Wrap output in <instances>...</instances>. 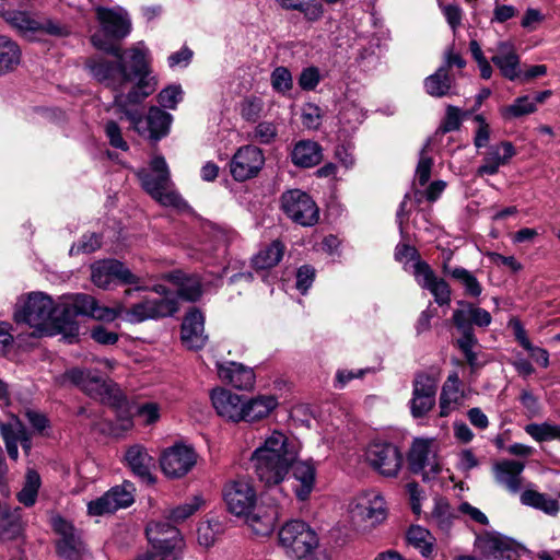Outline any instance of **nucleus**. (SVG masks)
I'll return each instance as SVG.
<instances>
[{"label":"nucleus","instance_id":"21","mask_svg":"<svg viewBox=\"0 0 560 560\" xmlns=\"http://www.w3.org/2000/svg\"><path fill=\"white\" fill-rule=\"evenodd\" d=\"M211 402L217 413L230 421L240 422L244 412V399L241 395L218 387L211 392Z\"/></svg>","mask_w":560,"mask_h":560},{"label":"nucleus","instance_id":"61","mask_svg":"<svg viewBox=\"0 0 560 560\" xmlns=\"http://www.w3.org/2000/svg\"><path fill=\"white\" fill-rule=\"evenodd\" d=\"M320 81L319 70L316 67L303 69L299 78V84L303 90H314Z\"/></svg>","mask_w":560,"mask_h":560},{"label":"nucleus","instance_id":"11","mask_svg":"<svg viewBox=\"0 0 560 560\" xmlns=\"http://www.w3.org/2000/svg\"><path fill=\"white\" fill-rule=\"evenodd\" d=\"M352 522L358 525L375 526L387 516V509L383 497L375 491L364 492L351 504Z\"/></svg>","mask_w":560,"mask_h":560},{"label":"nucleus","instance_id":"15","mask_svg":"<svg viewBox=\"0 0 560 560\" xmlns=\"http://www.w3.org/2000/svg\"><path fill=\"white\" fill-rule=\"evenodd\" d=\"M91 280L98 287L106 289L114 280L124 284H138L140 277L136 276L122 262L116 259H105L91 267Z\"/></svg>","mask_w":560,"mask_h":560},{"label":"nucleus","instance_id":"23","mask_svg":"<svg viewBox=\"0 0 560 560\" xmlns=\"http://www.w3.org/2000/svg\"><path fill=\"white\" fill-rule=\"evenodd\" d=\"M219 377L241 390H248L254 387L255 373L250 368L241 363L228 362L217 363Z\"/></svg>","mask_w":560,"mask_h":560},{"label":"nucleus","instance_id":"4","mask_svg":"<svg viewBox=\"0 0 560 560\" xmlns=\"http://www.w3.org/2000/svg\"><path fill=\"white\" fill-rule=\"evenodd\" d=\"M137 176L145 192L161 206L176 209L187 207L185 200L174 188L170 168L162 155L154 156L150 162V167L139 170Z\"/></svg>","mask_w":560,"mask_h":560},{"label":"nucleus","instance_id":"41","mask_svg":"<svg viewBox=\"0 0 560 560\" xmlns=\"http://www.w3.org/2000/svg\"><path fill=\"white\" fill-rule=\"evenodd\" d=\"M407 540L423 557H430L434 549V537L432 534L420 525H412L407 532Z\"/></svg>","mask_w":560,"mask_h":560},{"label":"nucleus","instance_id":"30","mask_svg":"<svg viewBox=\"0 0 560 560\" xmlns=\"http://www.w3.org/2000/svg\"><path fill=\"white\" fill-rule=\"evenodd\" d=\"M278 406V398L273 395H258L244 399L242 421L256 422L266 419Z\"/></svg>","mask_w":560,"mask_h":560},{"label":"nucleus","instance_id":"35","mask_svg":"<svg viewBox=\"0 0 560 560\" xmlns=\"http://www.w3.org/2000/svg\"><path fill=\"white\" fill-rule=\"evenodd\" d=\"M455 80L448 74L446 67H440L424 80L425 92L433 97H444L454 94Z\"/></svg>","mask_w":560,"mask_h":560},{"label":"nucleus","instance_id":"63","mask_svg":"<svg viewBox=\"0 0 560 560\" xmlns=\"http://www.w3.org/2000/svg\"><path fill=\"white\" fill-rule=\"evenodd\" d=\"M315 278V270L310 266H302L296 272V289L305 294Z\"/></svg>","mask_w":560,"mask_h":560},{"label":"nucleus","instance_id":"48","mask_svg":"<svg viewBox=\"0 0 560 560\" xmlns=\"http://www.w3.org/2000/svg\"><path fill=\"white\" fill-rule=\"evenodd\" d=\"M201 503V498L195 495L185 503L170 510L167 518L174 524L184 522L200 508Z\"/></svg>","mask_w":560,"mask_h":560},{"label":"nucleus","instance_id":"31","mask_svg":"<svg viewBox=\"0 0 560 560\" xmlns=\"http://www.w3.org/2000/svg\"><path fill=\"white\" fill-rule=\"evenodd\" d=\"M514 153V148L510 142H501L500 144L490 147L483 159L482 165L477 170V175L482 176L485 174H497L500 166L505 165Z\"/></svg>","mask_w":560,"mask_h":560},{"label":"nucleus","instance_id":"20","mask_svg":"<svg viewBox=\"0 0 560 560\" xmlns=\"http://www.w3.org/2000/svg\"><path fill=\"white\" fill-rule=\"evenodd\" d=\"M224 501L231 513L243 516L256 505V492L248 481L236 480L224 488Z\"/></svg>","mask_w":560,"mask_h":560},{"label":"nucleus","instance_id":"59","mask_svg":"<svg viewBox=\"0 0 560 560\" xmlns=\"http://www.w3.org/2000/svg\"><path fill=\"white\" fill-rule=\"evenodd\" d=\"M434 296V301L439 305H448L451 302V289L447 282L438 278L427 289Z\"/></svg>","mask_w":560,"mask_h":560},{"label":"nucleus","instance_id":"7","mask_svg":"<svg viewBox=\"0 0 560 560\" xmlns=\"http://www.w3.org/2000/svg\"><path fill=\"white\" fill-rule=\"evenodd\" d=\"M145 532L152 550L139 555L135 560H175L177 558L182 540L174 525L154 522L147 526Z\"/></svg>","mask_w":560,"mask_h":560},{"label":"nucleus","instance_id":"42","mask_svg":"<svg viewBox=\"0 0 560 560\" xmlns=\"http://www.w3.org/2000/svg\"><path fill=\"white\" fill-rule=\"evenodd\" d=\"M5 21L24 36L37 34L40 30V22L23 11H9L4 15Z\"/></svg>","mask_w":560,"mask_h":560},{"label":"nucleus","instance_id":"37","mask_svg":"<svg viewBox=\"0 0 560 560\" xmlns=\"http://www.w3.org/2000/svg\"><path fill=\"white\" fill-rule=\"evenodd\" d=\"M21 61L19 45L8 36H0V75L13 71Z\"/></svg>","mask_w":560,"mask_h":560},{"label":"nucleus","instance_id":"49","mask_svg":"<svg viewBox=\"0 0 560 560\" xmlns=\"http://www.w3.org/2000/svg\"><path fill=\"white\" fill-rule=\"evenodd\" d=\"M557 424L544 423H530L525 427V432L529 434L537 442H545L557 439L558 432Z\"/></svg>","mask_w":560,"mask_h":560},{"label":"nucleus","instance_id":"34","mask_svg":"<svg viewBox=\"0 0 560 560\" xmlns=\"http://www.w3.org/2000/svg\"><path fill=\"white\" fill-rule=\"evenodd\" d=\"M125 458L136 476L142 480L152 481L151 467L153 459L142 445L136 444L130 446L126 452Z\"/></svg>","mask_w":560,"mask_h":560},{"label":"nucleus","instance_id":"54","mask_svg":"<svg viewBox=\"0 0 560 560\" xmlns=\"http://www.w3.org/2000/svg\"><path fill=\"white\" fill-rule=\"evenodd\" d=\"M271 85L279 93H285L292 89L291 72L285 67H278L271 73Z\"/></svg>","mask_w":560,"mask_h":560},{"label":"nucleus","instance_id":"33","mask_svg":"<svg viewBox=\"0 0 560 560\" xmlns=\"http://www.w3.org/2000/svg\"><path fill=\"white\" fill-rule=\"evenodd\" d=\"M293 469V477L296 482L294 492L299 500L305 501L308 499L315 486V467L310 462H298L291 467Z\"/></svg>","mask_w":560,"mask_h":560},{"label":"nucleus","instance_id":"46","mask_svg":"<svg viewBox=\"0 0 560 560\" xmlns=\"http://www.w3.org/2000/svg\"><path fill=\"white\" fill-rule=\"evenodd\" d=\"M223 533V525L219 520L202 522L197 529V539L200 546L209 548L214 545L218 537Z\"/></svg>","mask_w":560,"mask_h":560},{"label":"nucleus","instance_id":"16","mask_svg":"<svg viewBox=\"0 0 560 560\" xmlns=\"http://www.w3.org/2000/svg\"><path fill=\"white\" fill-rule=\"evenodd\" d=\"M133 492L135 487L129 481L113 487L104 495L88 504L89 514L103 515L127 508L133 502Z\"/></svg>","mask_w":560,"mask_h":560},{"label":"nucleus","instance_id":"47","mask_svg":"<svg viewBox=\"0 0 560 560\" xmlns=\"http://www.w3.org/2000/svg\"><path fill=\"white\" fill-rule=\"evenodd\" d=\"M184 98V91L179 84H170L162 89L156 96L159 107L166 109H176L177 105Z\"/></svg>","mask_w":560,"mask_h":560},{"label":"nucleus","instance_id":"57","mask_svg":"<svg viewBox=\"0 0 560 560\" xmlns=\"http://www.w3.org/2000/svg\"><path fill=\"white\" fill-rule=\"evenodd\" d=\"M100 246L101 238L96 233L84 234L77 244L72 245V247L70 248V254H90L100 248Z\"/></svg>","mask_w":560,"mask_h":560},{"label":"nucleus","instance_id":"52","mask_svg":"<svg viewBox=\"0 0 560 560\" xmlns=\"http://www.w3.org/2000/svg\"><path fill=\"white\" fill-rule=\"evenodd\" d=\"M278 136V129L273 122L261 121L259 122L250 135L253 141L261 144L272 143Z\"/></svg>","mask_w":560,"mask_h":560},{"label":"nucleus","instance_id":"27","mask_svg":"<svg viewBox=\"0 0 560 560\" xmlns=\"http://www.w3.org/2000/svg\"><path fill=\"white\" fill-rule=\"evenodd\" d=\"M491 60L504 78L513 81L521 77L520 58L511 43L500 42Z\"/></svg>","mask_w":560,"mask_h":560},{"label":"nucleus","instance_id":"18","mask_svg":"<svg viewBox=\"0 0 560 560\" xmlns=\"http://www.w3.org/2000/svg\"><path fill=\"white\" fill-rule=\"evenodd\" d=\"M52 527L60 536L57 542L58 555L65 560H81L85 550L73 525L58 516L52 518Z\"/></svg>","mask_w":560,"mask_h":560},{"label":"nucleus","instance_id":"17","mask_svg":"<svg viewBox=\"0 0 560 560\" xmlns=\"http://www.w3.org/2000/svg\"><path fill=\"white\" fill-rule=\"evenodd\" d=\"M475 547L485 557L499 560H517L518 558L516 544L495 532H485L477 535Z\"/></svg>","mask_w":560,"mask_h":560},{"label":"nucleus","instance_id":"8","mask_svg":"<svg viewBox=\"0 0 560 560\" xmlns=\"http://www.w3.org/2000/svg\"><path fill=\"white\" fill-rule=\"evenodd\" d=\"M279 540L287 553L296 559L306 558L318 547L317 534L303 521H290L279 532Z\"/></svg>","mask_w":560,"mask_h":560},{"label":"nucleus","instance_id":"60","mask_svg":"<svg viewBox=\"0 0 560 560\" xmlns=\"http://www.w3.org/2000/svg\"><path fill=\"white\" fill-rule=\"evenodd\" d=\"M105 133L109 140L110 145L124 151L128 150V144L124 140L121 129L114 120H108L105 124Z\"/></svg>","mask_w":560,"mask_h":560},{"label":"nucleus","instance_id":"14","mask_svg":"<svg viewBox=\"0 0 560 560\" xmlns=\"http://www.w3.org/2000/svg\"><path fill=\"white\" fill-rule=\"evenodd\" d=\"M197 454L194 448L185 444H175L166 448L160 465L163 472L170 478H180L188 474L196 465Z\"/></svg>","mask_w":560,"mask_h":560},{"label":"nucleus","instance_id":"5","mask_svg":"<svg viewBox=\"0 0 560 560\" xmlns=\"http://www.w3.org/2000/svg\"><path fill=\"white\" fill-rule=\"evenodd\" d=\"M148 287H136L125 291V298L130 296L136 291H145ZM114 310L118 311L117 318L120 317L127 323L138 324L149 319H158L172 316L178 311L177 301L172 298H144L140 302L127 306L126 299L117 303Z\"/></svg>","mask_w":560,"mask_h":560},{"label":"nucleus","instance_id":"2","mask_svg":"<svg viewBox=\"0 0 560 560\" xmlns=\"http://www.w3.org/2000/svg\"><path fill=\"white\" fill-rule=\"evenodd\" d=\"M294 441L283 432L275 430L252 453L250 463L258 479L267 486L284 480L298 459Z\"/></svg>","mask_w":560,"mask_h":560},{"label":"nucleus","instance_id":"51","mask_svg":"<svg viewBox=\"0 0 560 560\" xmlns=\"http://www.w3.org/2000/svg\"><path fill=\"white\" fill-rule=\"evenodd\" d=\"M536 110L535 102L528 96H521L514 101L513 104L505 107L502 112L505 117H520L528 115Z\"/></svg>","mask_w":560,"mask_h":560},{"label":"nucleus","instance_id":"12","mask_svg":"<svg viewBox=\"0 0 560 560\" xmlns=\"http://www.w3.org/2000/svg\"><path fill=\"white\" fill-rule=\"evenodd\" d=\"M368 464L384 477H396L402 465L400 451L392 443L373 442L365 451Z\"/></svg>","mask_w":560,"mask_h":560},{"label":"nucleus","instance_id":"25","mask_svg":"<svg viewBox=\"0 0 560 560\" xmlns=\"http://www.w3.org/2000/svg\"><path fill=\"white\" fill-rule=\"evenodd\" d=\"M208 337L205 334V317L194 310L188 313L182 324V340L189 349H200L206 345Z\"/></svg>","mask_w":560,"mask_h":560},{"label":"nucleus","instance_id":"22","mask_svg":"<svg viewBox=\"0 0 560 560\" xmlns=\"http://www.w3.org/2000/svg\"><path fill=\"white\" fill-rule=\"evenodd\" d=\"M524 464L517 460L503 459L492 466L494 481L510 493H517L522 488Z\"/></svg>","mask_w":560,"mask_h":560},{"label":"nucleus","instance_id":"44","mask_svg":"<svg viewBox=\"0 0 560 560\" xmlns=\"http://www.w3.org/2000/svg\"><path fill=\"white\" fill-rule=\"evenodd\" d=\"M454 520V512L444 499L435 500L431 512V522L443 533H448Z\"/></svg>","mask_w":560,"mask_h":560},{"label":"nucleus","instance_id":"62","mask_svg":"<svg viewBox=\"0 0 560 560\" xmlns=\"http://www.w3.org/2000/svg\"><path fill=\"white\" fill-rule=\"evenodd\" d=\"M137 416L147 425L155 423L160 419V407L155 402H145L138 407Z\"/></svg>","mask_w":560,"mask_h":560},{"label":"nucleus","instance_id":"1","mask_svg":"<svg viewBox=\"0 0 560 560\" xmlns=\"http://www.w3.org/2000/svg\"><path fill=\"white\" fill-rule=\"evenodd\" d=\"M130 71L114 66L104 59H93L89 66L91 75L114 92L113 106L124 116L131 128L141 137L159 141L170 132L173 116L159 106H151L145 116L140 107L158 86L148 59V48L143 42L131 47Z\"/></svg>","mask_w":560,"mask_h":560},{"label":"nucleus","instance_id":"45","mask_svg":"<svg viewBox=\"0 0 560 560\" xmlns=\"http://www.w3.org/2000/svg\"><path fill=\"white\" fill-rule=\"evenodd\" d=\"M40 487V477L34 469H28L25 476V482L22 490L18 493V500L25 506H32L36 502L37 493Z\"/></svg>","mask_w":560,"mask_h":560},{"label":"nucleus","instance_id":"19","mask_svg":"<svg viewBox=\"0 0 560 560\" xmlns=\"http://www.w3.org/2000/svg\"><path fill=\"white\" fill-rule=\"evenodd\" d=\"M265 163L262 151L255 145L240 148L231 161V174L235 180L243 182L254 177Z\"/></svg>","mask_w":560,"mask_h":560},{"label":"nucleus","instance_id":"10","mask_svg":"<svg viewBox=\"0 0 560 560\" xmlns=\"http://www.w3.org/2000/svg\"><path fill=\"white\" fill-rule=\"evenodd\" d=\"M281 207L284 213L300 225L313 226L318 222V207L305 191L291 189L283 192L281 196Z\"/></svg>","mask_w":560,"mask_h":560},{"label":"nucleus","instance_id":"43","mask_svg":"<svg viewBox=\"0 0 560 560\" xmlns=\"http://www.w3.org/2000/svg\"><path fill=\"white\" fill-rule=\"evenodd\" d=\"M443 271L448 273L452 278L460 282L465 288L466 294L470 296H479L482 292V287L478 279L467 269L463 267L450 268L447 262L443 265Z\"/></svg>","mask_w":560,"mask_h":560},{"label":"nucleus","instance_id":"13","mask_svg":"<svg viewBox=\"0 0 560 560\" xmlns=\"http://www.w3.org/2000/svg\"><path fill=\"white\" fill-rule=\"evenodd\" d=\"M408 463L410 470L422 475L423 480H430L441 470L431 440L416 439L408 454Z\"/></svg>","mask_w":560,"mask_h":560},{"label":"nucleus","instance_id":"6","mask_svg":"<svg viewBox=\"0 0 560 560\" xmlns=\"http://www.w3.org/2000/svg\"><path fill=\"white\" fill-rule=\"evenodd\" d=\"M50 295L42 291H33L18 298L13 318L18 324H26L44 330L58 308Z\"/></svg>","mask_w":560,"mask_h":560},{"label":"nucleus","instance_id":"32","mask_svg":"<svg viewBox=\"0 0 560 560\" xmlns=\"http://www.w3.org/2000/svg\"><path fill=\"white\" fill-rule=\"evenodd\" d=\"M177 287V294L180 299L195 302L201 294V282L196 275H186L182 271H173L163 276Z\"/></svg>","mask_w":560,"mask_h":560},{"label":"nucleus","instance_id":"53","mask_svg":"<svg viewBox=\"0 0 560 560\" xmlns=\"http://www.w3.org/2000/svg\"><path fill=\"white\" fill-rule=\"evenodd\" d=\"M412 267L415 279L417 283L423 289H428L431 283H433L439 278L435 276L432 268L421 259H417Z\"/></svg>","mask_w":560,"mask_h":560},{"label":"nucleus","instance_id":"55","mask_svg":"<svg viewBox=\"0 0 560 560\" xmlns=\"http://www.w3.org/2000/svg\"><path fill=\"white\" fill-rule=\"evenodd\" d=\"M460 308L455 310L453 313V322L455 326L462 331L472 330L471 328V304L459 301Z\"/></svg>","mask_w":560,"mask_h":560},{"label":"nucleus","instance_id":"40","mask_svg":"<svg viewBox=\"0 0 560 560\" xmlns=\"http://www.w3.org/2000/svg\"><path fill=\"white\" fill-rule=\"evenodd\" d=\"M25 428L20 422L0 423V434L4 441L8 455L13 460L19 457L18 445L23 439Z\"/></svg>","mask_w":560,"mask_h":560},{"label":"nucleus","instance_id":"50","mask_svg":"<svg viewBox=\"0 0 560 560\" xmlns=\"http://www.w3.org/2000/svg\"><path fill=\"white\" fill-rule=\"evenodd\" d=\"M436 389L438 381L435 377L425 373H419L416 375L413 380L412 395L435 397Z\"/></svg>","mask_w":560,"mask_h":560},{"label":"nucleus","instance_id":"3","mask_svg":"<svg viewBox=\"0 0 560 560\" xmlns=\"http://www.w3.org/2000/svg\"><path fill=\"white\" fill-rule=\"evenodd\" d=\"M96 20L101 25L100 32L91 36L92 45L116 58V61L108 60L104 57H92L86 60L85 66L93 59H104L114 66L124 65L130 71L131 62V48L121 51L120 47L116 44L124 39L131 32V21L128 13L120 7L104 8L97 7L95 9Z\"/></svg>","mask_w":560,"mask_h":560},{"label":"nucleus","instance_id":"26","mask_svg":"<svg viewBox=\"0 0 560 560\" xmlns=\"http://www.w3.org/2000/svg\"><path fill=\"white\" fill-rule=\"evenodd\" d=\"M243 516L252 533L259 537L269 536L277 522V511L273 508L255 505Z\"/></svg>","mask_w":560,"mask_h":560},{"label":"nucleus","instance_id":"64","mask_svg":"<svg viewBox=\"0 0 560 560\" xmlns=\"http://www.w3.org/2000/svg\"><path fill=\"white\" fill-rule=\"evenodd\" d=\"M262 110V102L259 98H247L242 104V116L246 120H256Z\"/></svg>","mask_w":560,"mask_h":560},{"label":"nucleus","instance_id":"56","mask_svg":"<svg viewBox=\"0 0 560 560\" xmlns=\"http://www.w3.org/2000/svg\"><path fill=\"white\" fill-rule=\"evenodd\" d=\"M428 147L429 142L425 143V145L422 148L420 152V158L416 170V179L421 186H424L429 182L431 168L433 165V160L425 154V150Z\"/></svg>","mask_w":560,"mask_h":560},{"label":"nucleus","instance_id":"29","mask_svg":"<svg viewBox=\"0 0 560 560\" xmlns=\"http://www.w3.org/2000/svg\"><path fill=\"white\" fill-rule=\"evenodd\" d=\"M290 158L295 166L310 168L322 162L323 149L316 141L300 140L293 145Z\"/></svg>","mask_w":560,"mask_h":560},{"label":"nucleus","instance_id":"38","mask_svg":"<svg viewBox=\"0 0 560 560\" xmlns=\"http://www.w3.org/2000/svg\"><path fill=\"white\" fill-rule=\"evenodd\" d=\"M22 534V522L18 509L4 506L0 512V540L10 541Z\"/></svg>","mask_w":560,"mask_h":560},{"label":"nucleus","instance_id":"39","mask_svg":"<svg viewBox=\"0 0 560 560\" xmlns=\"http://www.w3.org/2000/svg\"><path fill=\"white\" fill-rule=\"evenodd\" d=\"M284 253V245L273 241L253 257V266L257 270L269 269L279 264Z\"/></svg>","mask_w":560,"mask_h":560},{"label":"nucleus","instance_id":"9","mask_svg":"<svg viewBox=\"0 0 560 560\" xmlns=\"http://www.w3.org/2000/svg\"><path fill=\"white\" fill-rule=\"evenodd\" d=\"M62 308L66 318L83 315L102 322H114L117 318L118 311L114 307L101 306L97 301L84 293L63 295L58 302Z\"/></svg>","mask_w":560,"mask_h":560},{"label":"nucleus","instance_id":"58","mask_svg":"<svg viewBox=\"0 0 560 560\" xmlns=\"http://www.w3.org/2000/svg\"><path fill=\"white\" fill-rule=\"evenodd\" d=\"M435 405V397L412 395L410 411L412 417L421 418L427 415Z\"/></svg>","mask_w":560,"mask_h":560},{"label":"nucleus","instance_id":"36","mask_svg":"<svg viewBox=\"0 0 560 560\" xmlns=\"http://www.w3.org/2000/svg\"><path fill=\"white\" fill-rule=\"evenodd\" d=\"M520 501L523 505L542 511L551 516H556L560 511V503L558 500L533 489L524 490L521 493Z\"/></svg>","mask_w":560,"mask_h":560},{"label":"nucleus","instance_id":"28","mask_svg":"<svg viewBox=\"0 0 560 560\" xmlns=\"http://www.w3.org/2000/svg\"><path fill=\"white\" fill-rule=\"evenodd\" d=\"M464 398V392L460 389L458 374L453 372L442 386L439 407L440 417H447L451 412L458 409Z\"/></svg>","mask_w":560,"mask_h":560},{"label":"nucleus","instance_id":"24","mask_svg":"<svg viewBox=\"0 0 560 560\" xmlns=\"http://www.w3.org/2000/svg\"><path fill=\"white\" fill-rule=\"evenodd\" d=\"M65 377L95 399L104 400L109 392V385L102 377L86 370H69L65 373Z\"/></svg>","mask_w":560,"mask_h":560}]
</instances>
